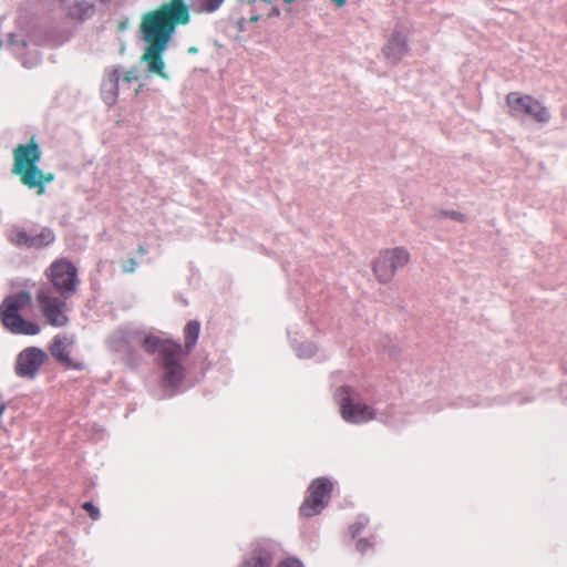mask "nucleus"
<instances>
[{
	"instance_id": "26",
	"label": "nucleus",
	"mask_w": 567,
	"mask_h": 567,
	"mask_svg": "<svg viewBox=\"0 0 567 567\" xmlns=\"http://www.w3.org/2000/svg\"><path fill=\"white\" fill-rule=\"evenodd\" d=\"M223 2L224 0H205L203 7L206 12H214L223 4Z\"/></svg>"
},
{
	"instance_id": "3",
	"label": "nucleus",
	"mask_w": 567,
	"mask_h": 567,
	"mask_svg": "<svg viewBox=\"0 0 567 567\" xmlns=\"http://www.w3.org/2000/svg\"><path fill=\"white\" fill-rule=\"evenodd\" d=\"M506 102L511 114L515 117L527 116L542 124L550 120L548 110L529 95L522 96L517 92H512L507 95Z\"/></svg>"
},
{
	"instance_id": "37",
	"label": "nucleus",
	"mask_w": 567,
	"mask_h": 567,
	"mask_svg": "<svg viewBox=\"0 0 567 567\" xmlns=\"http://www.w3.org/2000/svg\"><path fill=\"white\" fill-rule=\"evenodd\" d=\"M6 406L4 405H1L0 406V416L2 415L3 411H4Z\"/></svg>"
},
{
	"instance_id": "14",
	"label": "nucleus",
	"mask_w": 567,
	"mask_h": 567,
	"mask_svg": "<svg viewBox=\"0 0 567 567\" xmlns=\"http://www.w3.org/2000/svg\"><path fill=\"white\" fill-rule=\"evenodd\" d=\"M13 174L19 176L23 186L29 189H35L38 195L41 196L45 193V188L41 185L42 171L38 165L27 167L22 171L14 172Z\"/></svg>"
},
{
	"instance_id": "11",
	"label": "nucleus",
	"mask_w": 567,
	"mask_h": 567,
	"mask_svg": "<svg viewBox=\"0 0 567 567\" xmlns=\"http://www.w3.org/2000/svg\"><path fill=\"white\" fill-rule=\"evenodd\" d=\"M41 150L32 137L27 144H19L13 151L12 173L38 165L41 159Z\"/></svg>"
},
{
	"instance_id": "38",
	"label": "nucleus",
	"mask_w": 567,
	"mask_h": 567,
	"mask_svg": "<svg viewBox=\"0 0 567 567\" xmlns=\"http://www.w3.org/2000/svg\"><path fill=\"white\" fill-rule=\"evenodd\" d=\"M272 14L278 16V14H279V10H278V9H275V10H274V12H272Z\"/></svg>"
},
{
	"instance_id": "35",
	"label": "nucleus",
	"mask_w": 567,
	"mask_h": 567,
	"mask_svg": "<svg viewBox=\"0 0 567 567\" xmlns=\"http://www.w3.org/2000/svg\"><path fill=\"white\" fill-rule=\"evenodd\" d=\"M259 18L260 17L258 14H255V16L250 17L249 21L250 22H257L259 20Z\"/></svg>"
},
{
	"instance_id": "1",
	"label": "nucleus",
	"mask_w": 567,
	"mask_h": 567,
	"mask_svg": "<svg viewBox=\"0 0 567 567\" xmlns=\"http://www.w3.org/2000/svg\"><path fill=\"white\" fill-rule=\"evenodd\" d=\"M189 19V9L184 0H171L142 16L138 32L145 48L138 62L145 65L150 75L171 80L164 55L176 28L187 24Z\"/></svg>"
},
{
	"instance_id": "5",
	"label": "nucleus",
	"mask_w": 567,
	"mask_h": 567,
	"mask_svg": "<svg viewBox=\"0 0 567 567\" xmlns=\"http://www.w3.org/2000/svg\"><path fill=\"white\" fill-rule=\"evenodd\" d=\"M37 300L43 317L51 326L60 328L68 323L65 301L53 296L49 288H41Z\"/></svg>"
},
{
	"instance_id": "36",
	"label": "nucleus",
	"mask_w": 567,
	"mask_h": 567,
	"mask_svg": "<svg viewBox=\"0 0 567 567\" xmlns=\"http://www.w3.org/2000/svg\"><path fill=\"white\" fill-rule=\"evenodd\" d=\"M239 2L251 4L255 0H238Z\"/></svg>"
},
{
	"instance_id": "4",
	"label": "nucleus",
	"mask_w": 567,
	"mask_h": 567,
	"mask_svg": "<svg viewBox=\"0 0 567 567\" xmlns=\"http://www.w3.org/2000/svg\"><path fill=\"white\" fill-rule=\"evenodd\" d=\"M410 260L409 251L403 247H395L381 251L373 264V272L379 281L389 282L399 268Z\"/></svg>"
},
{
	"instance_id": "22",
	"label": "nucleus",
	"mask_w": 567,
	"mask_h": 567,
	"mask_svg": "<svg viewBox=\"0 0 567 567\" xmlns=\"http://www.w3.org/2000/svg\"><path fill=\"white\" fill-rule=\"evenodd\" d=\"M297 355L299 358H311L316 351H317V348L315 344L308 342V343H305V344H300L297 349Z\"/></svg>"
},
{
	"instance_id": "27",
	"label": "nucleus",
	"mask_w": 567,
	"mask_h": 567,
	"mask_svg": "<svg viewBox=\"0 0 567 567\" xmlns=\"http://www.w3.org/2000/svg\"><path fill=\"white\" fill-rule=\"evenodd\" d=\"M138 79H140V71L136 68H132L123 76V81L127 82V83L137 81Z\"/></svg>"
},
{
	"instance_id": "15",
	"label": "nucleus",
	"mask_w": 567,
	"mask_h": 567,
	"mask_svg": "<svg viewBox=\"0 0 567 567\" xmlns=\"http://www.w3.org/2000/svg\"><path fill=\"white\" fill-rule=\"evenodd\" d=\"M120 74L117 70L109 72L102 83V96L107 105H113L117 99Z\"/></svg>"
},
{
	"instance_id": "9",
	"label": "nucleus",
	"mask_w": 567,
	"mask_h": 567,
	"mask_svg": "<svg viewBox=\"0 0 567 567\" xmlns=\"http://www.w3.org/2000/svg\"><path fill=\"white\" fill-rule=\"evenodd\" d=\"M181 353L182 346L179 343H168L163 347L166 386H176L184 378V369L178 362Z\"/></svg>"
},
{
	"instance_id": "12",
	"label": "nucleus",
	"mask_w": 567,
	"mask_h": 567,
	"mask_svg": "<svg viewBox=\"0 0 567 567\" xmlns=\"http://www.w3.org/2000/svg\"><path fill=\"white\" fill-rule=\"evenodd\" d=\"M408 51L409 45L406 38L400 32H394L388 39L382 53L390 64L395 65L403 59Z\"/></svg>"
},
{
	"instance_id": "23",
	"label": "nucleus",
	"mask_w": 567,
	"mask_h": 567,
	"mask_svg": "<svg viewBox=\"0 0 567 567\" xmlns=\"http://www.w3.org/2000/svg\"><path fill=\"white\" fill-rule=\"evenodd\" d=\"M269 566H270L269 557L259 556V557L251 558V559L244 561L240 567H269Z\"/></svg>"
},
{
	"instance_id": "2",
	"label": "nucleus",
	"mask_w": 567,
	"mask_h": 567,
	"mask_svg": "<svg viewBox=\"0 0 567 567\" xmlns=\"http://www.w3.org/2000/svg\"><path fill=\"white\" fill-rule=\"evenodd\" d=\"M31 295L27 291L8 296L0 306V318L2 324L14 334L35 336L40 332V327L27 321L20 316V311L31 305Z\"/></svg>"
},
{
	"instance_id": "21",
	"label": "nucleus",
	"mask_w": 567,
	"mask_h": 567,
	"mask_svg": "<svg viewBox=\"0 0 567 567\" xmlns=\"http://www.w3.org/2000/svg\"><path fill=\"white\" fill-rule=\"evenodd\" d=\"M9 239L12 244L17 246H27L30 247L31 236L27 234L25 230L21 228H13L9 234Z\"/></svg>"
},
{
	"instance_id": "20",
	"label": "nucleus",
	"mask_w": 567,
	"mask_h": 567,
	"mask_svg": "<svg viewBox=\"0 0 567 567\" xmlns=\"http://www.w3.org/2000/svg\"><path fill=\"white\" fill-rule=\"evenodd\" d=\"M55 236L51 229H42L38 235L31 236L30 247L41 248L53 243Z\"/></svg>"
},
{
	"instance_id": "32",
	"label": "nucleus",
	"mask_w": 567,
	"mask_h": 567,
	"mask_svg": "<svg viewBox=\"0 0 567 567\" xmlns=\"http://www.w3.org/2000/svg\"><path fill=\"white\" fill-rule=\"evenodd\" d=\"M369 543L364 539H360L357 544V548L361 551V553H365L368 547H369Z\"/></svg>"
},
{
	"instance_id": "7",
	"label": "nucleus",
	"mask_w": 567,
	"mask_h": 567,
	"mask_svg": "<svg viewBox=\"0 0 567 567\" xmlns=\"http://www.w3.org/2000/svg\"><path fill=\"white\" fill-rule=\"evenodd\" d=\"M337 395L340 402L341 415L347 422L358 424L378 417L373 409L350 398L349 389L342 388L338 390Z\"/></svg>"
},
{
	"instance_id": "28",
	"label": "nucleus",
	"mask_w": 567,
	"mask_h": 567,
	"mask_svg": "<svg viewBox=\"0 0 567 567\" xmlns=\"http://www.w3.org/2000/svg\"><path fill=\"white\" fill-rule=\"evenodd\" d=\"M83 508L89 513V515L93 519H97L100 516V511L97 507H95L92 503H84Z\"/></svg>"
},
{
	"instance_id": "10",
	"label": "nucleus",
	"mask_w": 567,
	"mask_h": 567,
	"mask_svg": "<svg viewBox=\"0 0 567 567\" xmlns=\"http://www.w3.org/2000/svg\"><path fill=\"white\" fill-rule=\"evenodd\" d=\"M47 359V353L39 348L30 347L21 351L17 358L16 372L21 378L33 379Z\"/></svg>"
},
{
	"instance_id": "17",
	"label": "nucleus",
	"mask_w": 567,
	"mask_h": 567,
	"mask_svg": "<svg viewBox=\"0 0 567 567\" xmlns=\"http://www.w3.org/2000/svg\"><path fill=\"white\" fill-rule=\"evenodd\" d=\"M69 16L76 20H85L93 14V4L86 0H63Z\"/></svg>"
},
{
	"instance_id": "25",
	"label": "nucleus",
	"mask_w": 567,
	"mask_h": 567,
	"mask_svg": "<svg viewBox=\"0 0 567 567\" xmlns=\"http://www.w3.org/2000/svg\"><path fill=\"white\" fill-rule=\"evenodd\" d=\"M29 53L31 55L30 59L22 58V63L25 68H32L37 65L40 61L39 51L35 48L30 50Z\"/></svg>"
},
{
	"instance_id": "39",
	"label": "nucleus",
	"mask_w": 567,
	"mask_h": 567,
	"mask_svg": "<svg viewBox=\"0 0 567 567\" xmlns=\"http://www.w3.org/2000/svg\"><path fill=\"white\" fill-rule=\"evenodd\" d=\"M138 251L143 254V252H144V248H143V247H140V248H138Z\"/></svg>"
},
{
	"instance_id": "33",
	"label": "nucleus",
	"mask_w": 567,
	"mask_h": 567,
	"mask_svg": "<svg viewBox=\"0 0 567 567\" xmlns=\"http://www.w3.org/2000/svg\"><path fill=\"white\" fill-rule=\"evenodd\" d=\"M451 217L454 219H460V220L463 219V215L460 213H455V212L451 213Z\"/></svg>"
},
{
	"instance_id": "30",
	"label": "nucleus",
	"mask_w": 567,
	"mask_h": 567,
	"mask_svg": "<svg viewBox=\"0 0 567 567\" xmlns=\"http://www.w3.org/2000/svg\"><path fill=\"white\" fill-rule=\"evenodd\" d=\"M55 178V175L51 172H48V173H43L42 172V177H41V185L43 188H45V185L49 184V183H52Z\"/></svg>"
},
{
	"instance_id": "29",
	"label": "nucleus",
	"mask_w": 567,
	"mask_h": 567,
	"mask_svg": "<svg viewBox=\"0 0 567 567\" xmlns=\"http://www.w3.org/2000/svg\"><path fill=\"white\" fill-rule=\"evenodd\" d=\"M137 262L134 258H130L123 264V271L126 274H133L136 270Z\"/></svg>"
},
{
	"instance_id": "8",
	"label": "nucleus",
	"mask_w": 567,
	"mask_h": 567,
	"mask_svg": "<svg viewBox=\"0 0 567 567\" xmlns=\"http://www.w3.org/2000/svg\"><path fill=\"white\" fill-rule=\"evenodd\" d=\"M50 279L55 290L63 297L69 298L76 289V269L65 260H59L50 267Z\"/></svg>"
},
{
	"instance_id": "34",
	"label": "nucleus",
	"mask_w": 567,
	"mask_h": 567,
	"mask_svg": "<svg viewBox=\"0 0 567 567\" xmlns=\"http://www.w3.org/2000/svg\"><path fill=\"white\" fill-rule=\"evenodd\" d=\"M187 52H188L189 54H196V53L198 52V49H197L196 47H189V48L187 49Z\"/></svg>"
},
{
	"instance_id": "6",
	"label": "nucleus",
	"mask_w": 567,
	"mask_h": 567,
	"mask_svg": "<svg viewBox=\"0 0 567 567\" xmlns=\"http://www.w3.org/2000/svg\"><path fill=\"white\" fill-rule=\"evenodd\" d=\"M331 491L332 483L328 478L315 480L309 486V496L300 506L301 515L310 517L319 514L328 504Z\"/></svg>"
},
{
	"instance_id": "24",
	"label": "nucleus",
	"mask_w": 567,
	"mask_h": 567,
	"mask_svg": "<svg viewBox=\"0 0 567 567\" xmlns=\"http://www.w3.org/2000/svg\"><path fill=\"white\" fill-rule=\"evenodd\" d=\"M9 43L14 47V52L18 54L20 49H23L27 47L25 40L18 35V34H10L9 35Z\"/></svg>"
},
{
	"instance_id": "13",
	"label": "nucleus",
	"mask_w": 567,
	"mask_h": 567,
	"mask_svg": "<svg viewBox=\"0 0 567 567\" xmlns=\"http://www.w3.org/2000/svg\"><path fill=\"white\" fill-rule=\"evenodd\" d=\"M75 340L73 336L58 334L50 346L52 357L59 362L71 364L70 352Z\"/></svg>"
},
{
	"instance_id": "18",
	"label": "nucleus",
	"mask_w": 567,
	"mask_h": 567,
	"mask_svg": "<svg viewBox=\"0 0 567 567\" xmlns=\"http://www.w3.org/2000/svg\"><path fill=\"white\" fill-rule=\"evenodd\" d=\"M200 324L198 321H189L185 327V348L186 351L189 352L192 348L196 344L198 336H199Z\"/></svg>"
},
{
	"instance_id": "16",
	"label": "nucleus",
	"mask_w": 567,
	"mask_h": 567,
	"mask_svg": "<svg viewBox=\"0 0 567 567\" xmlns=\"http://www.w3.org/2000/svg\"><path fill=\"white\" fill-rule=\"evenodd\" d=\"M140 336L138 331L131 329H117L109 338L110 347L115 351H121L126 344L135 343Z\"/></svg>"
},
{
	"instance_id": "19",
	"label": "nucleus",
	"mask_w": 567,
	"mask_h": 567,
	"mask_svg": "<svg viewBox=\"0 0 567 567\" xmlns=\"http://www.w3.org/2000/svg\"><path fill=\"white\" fill-rule=\"evenodd\" d=\"M140 341L143 343V347L145 348L146 351L154 352L155 350L158 349V350H161L162 353H163V347L165 344L171 343L169 341L162 342L157 337L151 336V334L142 337V333H140L136 342H140Z\"/></svg>"
},
{
	"instance_id": "31",
	"label": "nucleus",
	"mask_w": 567,
	"mask_h": 567,
	"mask_svg": "<svg viewBox=\"0 0 567 567\" xmlns=\"http://www.w3.org/2000/svg\"><path fill=\"white\" fill-rule=\"evenodd\" d=\"M278 567H302L301 563L296 559H288L281 563Z\"/></svg>"
}]
</instances>
